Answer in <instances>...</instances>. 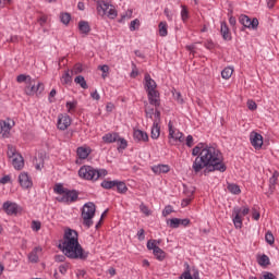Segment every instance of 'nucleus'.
<instances>
[{
  "label": "nucleus",
  "mask_w": 279,
  "mask_h": 279,
  "mask_svg": "<svg viewBox=\"0 0 279 279\" xmlns=\"http://www.w3.org/2000/svg\"><path fill=\"white\" fill-rule=\"evenodd\" d=\"M262 279H278L272 272H265Z\"/></svg>",
  "instance_id": "338daca9"
},
{
  "label": "nucleus",
  "mask_w": 279,
  "mask_h": 279,
  "mask_svg": "<svg viewBox=\"0 0 279 279\" xmlns=\"http://www.w3.org/2000/svg\"><path fill=\"white\" fill-rule=\"evenodd\" d=\"M265 241L268 245H274V243H276V238H274V233H271V231L266 232Z\"/></svg>",
  "instance_id": "a19ab883"
},
{
  "label": "nucleus",
  "mask_w": 279,
  "mask_h": 279,
  "mask_svg": "<svg viewBox=\"0 0 279 279\" xmlns=\"http://www.w3.org/2000/svg\"><path fill=\"white\" fill-rule=\"evenodd\" d=\"M181 19L183 23H186V21H189V9H186L184 5H181Z\"/></svg>",
  "instance_id": "c03bdc74"
},
{
  "label": "nucleus",
  "mask_w": 279,
  "mask_h": 279,
  "mask_svg": "<svg viewBox=\"0 0 279 279\" xmlns=\"http://www.w3.org/2000/svg\"><path fill=\"white\" fill-rule=\"evenodd\" d=\"M257 263L260 267H267L270 263L269 256L263 254L262 256L257 257Z\"/></svg>",
  "instance_id": "f704fd0d"
},
{
  "label": "nucleus",
  "mask_w": 279,
  "mask_h": 279,
  "mask_svg": "<svg viewBox=\"0 0 279 279\" xmlns=\"http://www.w3.org/2000/svg\"><path fill=\"white\" fill-rule=\"evenodd\" d=\"M41 226L43 225L40 223V221L33 220L31 228L34 232H38L40 230Z\"/></svg>",
  "instance_id": "8fccbe9b"
},
{
  "label": "nucleus",
  "mask_w": 279,
  "mask_h": 279,
  "mask_svg": "<svg viewBox=\"0 0 279 279\" xmlns=\"http://www.w3.org/2000/svg\"><path fill=\"white\" fill-rule=\"evenodd\" d=\"M147 96L150 106H155V108L160 107V93L157 89L147 92Z\"/></svg>",
  "instance_id": "a211bd4d"
},
{
  "label": "nucleus",
  "mask_w": 279,
  "mask_h": 279,
  "mask_svg": "<svg viewBox=\"0 0 279 279\" xmlns=\"http://www.w3.org/2000/svg\"><path fill=\"white\" fill-rule=\"evenodd\" d=\"M1 184H12V175L5 174L1 178Z\"/></svg>",
  "instance_id": "603ef678"
},
{
  "label": "nucleus",
  "mask_w": 279,
  "mask_h": 279,
  "mask_svg": "<svg viewBox=\"0 0 279 279\" xmlns=\"http://www.w3.org/2000/svg\"><path fill=\"white\" fill-rule=\"evenodd\" d=\"M169 228L178 229L180 228V218H172L167 220Z\"/></svg>",
  "instance_id": "ea45409f"
},
{
  "label": "nucleus",
  "mask_w": 279,
  "mask_h": 279,
  "mask_svg": "<svg viewBox=\"0 0 279 279\" xmlns=\"http://www.w3.org/2000/svg\"><path fill=\"white\" fill-rule=\"evenodd\" d=\"M58 247L70 260H88V256H90V252L84 250L82 244H80L77 231L71 228L64 230L63 239Z\"/></svg>",
  "instance_id": "f03ea898"
},
{
  "label": "nucleus",
  "mask_w": 279,
  "mask_h": 279,
  "mask_svg": "<svg viewBox=\"0 0 279 279\" xmlns=\"http://www.w3.org/2000/svg\"><path fill=\"white\" fill-rule=\"evenodd\" d=\"M68 271H69V264H62L59 266V272L62 274V276H66Z\"/></svg>",
  "instance_id": "5fc2aeb1"
},
{
  "label": "nucleus",
  "mask_w": 279,
  "mask_h": 279,
  "mask_svg": "<svg viewBox=\"0 0 279 279\" xmlns=\"http://www.w3.org/2000/svg\"><path fill=\"white\" fill-rule=\"evenodd\" d=\"M82 71H84L82 64L77 63L74 65V73H82Z\"/></svg>",
  "instance_id": "774afa93"
},
{
  "label": "nucleus",
  "mask_w": 279,
  "mask_h": 279,
  "mask_svg": "<svg viewBox=\"0 0 279 279\" xmlns=\"http://www.w3.org/2000/svg\"><path fill=\"white\" fill-rule=\"evenodd\" d=\"M232 73H234V68L227 66L221 71L222 80H230L232 77Z\"/></svg>",
  "instance_id": "7c9ffc66"
},
{
  "label": "nucleus",
  "mask_w": 279,
  "mask_h": 279,
  "mask_svg": "<svg viewBox=\"0 0 279 279\" xmlns=\"http://www.w3.org/2000/svg\"><path fill=\"white\" fill-rule=\"evenodd\" d=\"M246 106L248 110H256L258 108V105H256V101L254 100H247Z\"/></svg>",
  "instance_id": "6e6d98bb"
},
{
  "label": "nucleus",
  "mask_w": 279,
  "mask_h": 279,
  "mask_svg": "<svg viewBox=\"0 0 279 279\" xmlns=\"http://www.w3.org/2000/svg\"><path fill=\"white\" fill-rule=\"evenodd\" d=\"M60 20H61V23H63V25H69V23H71V14L61 13Z\"/></svg>",
  "instance_id": "a18cd8bd"
},
{
  "label": "nucleus",
  "mask_w": 279,
  "mask_h": 279,
  "mask_svg": "<svg viewBox=\"0 0 279 279\" xmlns=\"http://www.w3.org/2000/svg\"><path fill=\"white\" fill-rule=\"evenodd\" d=\"M17 84H26L24 88V93L29 97L34 95H40L43 90H45V85L40 82L36 85V80L32 78L27 74H20L16 76Z\"/></svg>",
  "instance_id": "20e7f679"
},
{
  "label": "nucleus",
  "mask_w": 279,
  "mask_h": 279,
  "mask_svg": "<svg viewBox=\"0 0 279 279\" xmlns=\"http://www.w3.org/2000/svg\"><path fill=\"white\" fill-rule=\"evenodd\" d=\"M168 141L170 145H175V143H184V133L174 128L171 121L168 123Z\"/></svg>",
  "instance_id": "1a4fd4ad"
},
{
  "label": "nucleus",
  "mask_w": 279,
  "mask_h": 279,
  "mask_svg": "<svg viewBox=\"0 0 279 279\" xmlns=\"http://www.w3.org/2000/svg\"><path fill=\"white\" fill-rule=\"evenodd\" d=\"M108 175V170L106 169H95L93 166H83L78 170V177L82 180H92L93 182H97L99 178H106Z\"/></svg>",
  "instance_id": "39448f33"
},
{
  "label": "nucleus",
  "mask_w": 279,
  "mask_h": 279,
  "mask_svg": "<svg viewBox=\"0 0 279 279\" xmlns=\"http://www.w3.org/2000/svg\"><path fill=\"white\" fill-rule=\"evenodd\" d=\"M156 111L154 110V108H148L145 110V114H146V119H154V113Z\"/></svg>",
  "instance_id": "13d9d810"
},
{
  "label": "nucleus",
  "mask_w": 279,
  "mask_h": 279,
  "mask_svg": "<svg viewBox=\"0 0 279 279\" xmlns=\"http://www.w3.org/2000/svg\"><path fill=\"white\" fill-rule=\"evenodd\" d=\"M16 125V122H14L11 118H7L2 121L1 125V135L2 138H10L12 136V128Z\"/></svg>",
  "instance_id": "9b49d317"
},
{
  "label": "nucleus",
  "mask_w": 279,
  "mask_h": 279,
  "mask_svg": "<svg viewBox=\"0 0 279 279\" xmlns=\"http://www.w3.org/2000/svg\"><path fill=\"white\" fill-rule=\"evenodd\" d=\"M65 108L69 112V114H73L75 112V109L77 108V101H66Z\"/></svg>",
  "instance_id": "c9c22d12"
},
{
  "label": "nucleus",
  "mask_w": 279,
  "mask_h": 279,
  "mask_svg": "<svg viewBox=\"0 0 279 279\" xmlns=\"http://www.w3.org/2000/svg\"><path fill=\"white\" fill-rule=\"evenodd\" d=\"M185 144H186V147H193V145H194L193 135L186 136Z\"/></svg>",
  "instance_id": "052dcab7"
},
{
  "label": "nucleus",
  "mask_w": 279,
  "mask_h": 279,
  "mask_svg": "<svg viewBox=\"0 0 279 279\" xmlns=\"http://www.w3.org/2000/svg\"><path fill=\"white\" fill-rule=\"evenodd\" d=\"M97 12L101 16H108L111 21H114V19L119 16V11H117V7L104 0L97 3Z\"/></svg>",
  "instance_id": "423d86ee"
},
{
  "label": "nucleus",
  "mask_w": 279,
  "mask_h": 279,
  "mask_svg": "<svg viewBox=\"0 0 279 279\" xmlns=\"http://www.w3.org/2000/svg\"><path fill=\"white\" fill-rule=\"evenodd\" d=\"M179 225L183 226V228H186V227L191 226V219H189V218L179 219Z\"/></svg>",
  "instance_id": "4d7b16f0"
},
{
  "label": "nucleus",
  "mask_w": 279,
  "mask_h": 279,
  "mask_svg": "<svg viewBox=\"0 0 279 279\" xmlns=\"http://www.w3.org/2000/svg\"><path fill=\"white\" fill-rule=\"evenodd\" d=\"M41 253H43V247L36 246L35 248H33V251L28 254L29 263H38L39 260L38 254H41Z\"/></svg>",
  "instance_id": "b1692460"
},
{
  "label": "nucleus",
  "mask_w": 279,
  "mask_h": 279,
  "mask_svg": "<svg viewBox=\"0 0 279 279\" xmlns=\"http://www.w3.org/2000/svg\"><path fill=\"white\" fill-rule=\"evenodd\" d=\"M150 138H153V141H158V138H160V124L153 123Z\"/></svg>",
  "instance_id": "bb28decb"
},
{
  "label": "nucleus",
  "mask_w": 279,
  "mask_h": 279,
  "mask_svg": "<svg viewBox=\"0 0 279 279\" xmlns=\"http://www.w3.org/2000/svg\"><path fill=\"white\" fill-rule=\"evenodd\" d=\"M116 143H119V149H126L128 148V141L118 135V140Z\"/></svg>",
  "instance_id": "49530a36"
},
{
  "label": "nucleus",
  "mask_w": 279,
  "mask_h": 279,
  "mask_svg": "<svg viewBox=\"0 0 279 279\" xmlns=\"http://www.w3.org/2000/svg\"><path fill=\"white\" fill-rule=\"evenodd\" d=\"M153 123L160 124V111L159 110H155V112L153 113Z\"/></svg>",
  "instance_id": "864d4df0"
},
{
  "label": "nucleus",
  "mask_w": 279,
  "mask_h": 279,
  "mask_svg": "<svg viewBox=\"0 0 279 279\" xmlns=\"http://www.w3.org/2000/svg\"><path fill=\"white\" fill-rule=\"evenodd\" d=\"M47 21H48L47 15H41V16L38 19V23H39L40 27H45V25H47Z\"/></svg>",
  "instance_id": "bf43d9fd"
},
{
  "label": "nucleus",
  "mask_w": 279,
  "mask_h": 279,
  "mask_svg": "<svg viewBox=\"0 0 279 279\" xmlns=\"http://www.w3.org/2000/svg\"><path fill=\"white\" fill-rule=\"evenodd\" d=\"M72 82H73V77L71 76L68 70L61 76V84L66 85V84H71Z\"/></svg>",
  "instance_id": "e433bc0d"
},
{
  "label": "nucleus",
  "mask_w": 279,
  "mask_h": 279,
  "mask_svg": "<svg viewBox=\"0 0 279 279\" xmlns=\"http://www.w3.org/2000/svg\"><path fill=\"white\" fill-rule=\"evenodd\" d=\"M53 193H56L57 202L60 204H66L68 206L71 204H75L77 199H80V192L77 190H70L64 187V184L57 183L53 187Z\"/></svg>",
  "instance_id": "7ed1b4c3"
},
{
  "label": "nucleus",
  "mask_w": 279,
  "mask_h": 279,
  "mask_svg": "<svg viewBox=\"0 0 279 279\" xmlns=\"http://www.w3.org/2000/svg\"><path fill=\"white\" fill-rule=\"evenodd\" d=\"M2 208L7 213V215H19V213H21V206L10 201L4 202Z\"/></svg>",
  "instance_id": "2eb2a0df"
},
{
  "label": "nucleus",
  "mask_w": 279,
  "mask_h": 279,
  "mask_svg": "<svg viewBox=\"0 0 279 279\" xmlns=\"http://www.w3.org/2000/svg\"><path fill=\"white\" fill-rule=\"evenodd\" d=\"M171 213H173V206L167 205L165 207V209L162 210V216L163 217H169V215H171Z\"/></svg>",
  "instance_id": "3c124183"
},
{
  "label": "nucleus",
  "mask_w": 279,
  "mask_h": 279,
  "mask_svg": "<svg viewBox=\"0 0 279 279\" xmlns=\"http://www.w3.org/2000/svg\"><path fill=\"white\" fill-rule=\"evenodd\" d=\"M250 143L254 149H262L263 148V135L256 131H252L250 133Z\"/></svg>",
  "instance_id": "4468645a"
},
{
  "label": "nucleus",
  "mask_w": 279,
  "mask_h": 279,
  "mask_svg": "<svg viewBox=\"0 0 279 279\" xmlns=\"http://www.w3.org/2000/svg\"><path fill=\"white\" fill-rule=\"evenodd\" d=\"M19 182L22 189H32V186H34V183L32 182V178H29V174L27 172L20 173Z\"/></svg>",
  "instance_id": "dca6fc26"
},
{
  "label": "nucleus",
  "mask_w": 279,
  "mask_h": 279,
  "mask_svg": "<svg viewBox=\"0 0 279 279\" xmlns=\"http://www.w3.org/2000/svg\"><path fill=\"white\" fill-rule=\"evenodd\" d=\"M144 88H145L146 93L156 90V88H158V84H156V81H154V78H151V75H149V73H146L144 75Z\"/></svg>",
  "instance_id": "f3484780"
},
{
  "label": "nucleus",
  "mask_w": 279,
  "mask_h": 279,
  "mask_svg": "<svg viewBox=\"0 0 279 279\" xmlns=\"http://www.w3.org/2000/svg\"><path fill=\"white\" fill-rule=\"evenodd\" d=\"M95 213L96 207L94 203L89 202L83 206L81 217L83 219V226H85V228H92Z\"/></svg>",
  "instance_id": "0eeeda50"
},
{
  "label": "nucleus",
  "mask_w": 279,
  "mask_h": 279,
  "mask_svg": "<svg viewBox=\"0 0 279 279\" xmlns=\"http://www.w3.org/2000/svg\"><path fill=\"white\" fill-rule=\"evenodd\" d=\"M252 217L255 221H258V219H260V213L258 210H256V208L252 209Z\"/></svg>",
  "instance_id": "680f3d73"
},
{
  "label": "nucleus",
  "mask_w": 279,
  "mask_h": 279,
  "mask_svg": "<svg viewBox=\"0 0 279 279\" xmlns=\"http://www.w3.org/2000/svg\"><path fill=\"white\" fill-rule=\"evenodd\" d=\"M116 186H117L118 193H121V194L128 193V185L125 184V182L116 180Z\"/></svg>",
  "instance_id": "72a5a7b5"
},
{
  "label": "nucleus",
  "mask_w": 279,
  "mask_h": 279,
  "mask_svg": "<svg viewBox=\"0 0 279 279\" xmlns=\"http://www.w3.org/2000/svg\"><path fill=\"white\" fill-rule=\"evenodd\" d=\"M74 82L78 84V86H81V88H83L84 90L88 88V83H86V78H84V76L82 75L76 76L74 78Z\"/></svg>",
  "instance_id": "2f4dec72"
},
{
  "label": "nucleus",
  "mask_w": 279,
  "mask_h": 279,
  "mask_svg": "<svg viewBox=\"0 0 279 279\" xmlns=\"http://www.w3.org/2000/svg\"><path fill=\"white\" fill-rule=\"evenodd\" d=\"M116 185H117V180H113V181L104 180L100 184V186H102V189H106L107 191H109L110 189H114Z\"/></svg>",
  "instance_id": "4c0bfd02"
},
{
  "label": "nucleus",
  "mask_w": 279,
  "mask_h": 279,
  "mask_svg": "<svg viewBox=\"0 0 279 279\" xmlns=\"http://www.w3.org/2000/svg\"><path fill=\"white\" fill-rule=\"evenodd\" d=\"M118 138H119V133L117 132L106 133L102 136V142L106 143L107 145H110L112 143H117Z\"/></svg>",
  "instance_id": "393cba45"
},
{
  "label": "nucleus",
  "mask_w": 279,
  "mask_h": 279,
  "mask_svg": "<svg viewBox=\"0 0 279 279\" xmlns=\"http://www.w3.org/2000/svg\"><path fill=\"white\" fill-rule=\"evenodd\" d=\"M228 191L232 193V195H241V187L234 183L228 185Z\"/></svg>",
  "instance_id": "58836bf2"
},
{
  "label": "nucleus",
  "mask_w": 279,
  "mask_h": 279,
  "mask_svg": "<svg viewBox=\"0 0 279 279\" xmlns=\"http://www.w3.org/2000/svg\"><path fill=\"white\" fill-rule=\"evenodd\" d=\"M204 46H205L206 49H209V51L215 49V43L213 40L205 41Z\"/></svg>",
  "instance_id": "0e129e2a"
},
{
  "label": "nucleus",
  "mask_w": 279,
  "mask_h": 279,
  "mask_svg": "<svg viewBox=\"0 0 279 279\" xmlns=\"http://www.w3.org/2000/svg\"><path fill=\"white\" fill-rule=\"evenodd\" d=\"M138 27H141V21L138 19L133 20L129 26L130 32H136V29H138Z\"/></svg>",
  "instance_id": "37998d69"
},
{
  "label": "nucleus",
  "mask_w": 279,
  "mask_h": 279,
  "mask_svg": "<svg viewBox=\"0 0 279 279\" xmlns=\"http://www.w3.org/2000/svg\"><path fill=\"white\" fill-rule=\"evenodd\" d=\"M78 32L83 34V36H88L90 34V24L87 21L78 22Z\"/></svg>",
  "instance_id": "a878e982"
},
{
  "label": "nucleus",
  "mask_w": 279,
  "mask_h": 279,
  "mask_svg": "<svg viewBox=\"0 0 279 279\" xmlns=\"http://www.w3.org/2000/svg\"><path fill=\"white\" fill-rule=\"evenodd\" d=\"M278 178H279V172L275 170L272 172L271 178L269 179V190L271 191V193L276 191V184L278 183Z\"/></svg>",
  "instance_id": "c85d7f7f"
},
{
  "label": "nucleus",
  "mask_w": 279,
  "mask_h": 279,
  "mask_svg": "<svg viewBox=\"0 0 279 279\" xmlns=\"http://www.w3.org/2000/svg\"><path fill=\"white\" fill-rule=\"evenodd\" d=\"M11 162L16 171H21V169L25 167V159L23 158V155H16V157L11 159Z\"/></svg>",
  "instance_id": "4be33fe9"
},
{
  "label": "nucleus",
  "mask_w": 279,
  "mask_h": 279,
  "mask_svg": "<svg viewBox=\"0 0 279 279\" xmlns=\"http://www.w3.org/2000/svg\"><path fill=\"white\" fill-rule=\"evenodd\" d=\"M163 14L167 17V21H170V22L173 21V17L175 16V13L173 11L169 10V8H166L163 10Z\"/></svg>",
  "instance_id": "de8ad7c7"
},
{
  "label": "nucleus",
  "mask_w": 279,
  "mask_h": 279,
  "mask_svg": "<svg viewBox=\"0 0 279 279\" xmlns=\"http://www.w3.org/2000/svg\"><path fill=\"white\" fill-rule=\"evenodd\" d=\"M7 156L9 160H12L13 158H16V156H21L19 150H16V146L9 144L8 145V150H7Z\"/></svg>",
  "instance_id": "cd10ccee"
},
{
  "label": "nucleus",
  "mask_w": 279,
  "mask_h": 279,
  "mask_svg": "<svg viewBox=\"0 0 279 279\" xmlns=\"http://www.w3.org/2000/svg\"><path fill=\"white\" fill-rule=\"evenodd\" d=\"M155 258L159 262L165 260V258H167V253H165V251H162V248H160V246L158 248H155V251L153 252Z\"/></svg>",
  "instance_id": "c756f323"
},
{
  "label": "nucleus",
  "mask_w": 279,
  "mask_h": 279,
  "mask_svg": "<svg viewBox=\"0 0 279 279\" xmlns=\"http://www.w3.org/2000/svg\"><path fill=\"white\" fill-rule=\"evenodd\" d=\"M184 271L181 274L179 279H201L199 278V269L193 267L191 269V266L189 265V263L184 264Z\"/></svg>",
  "instance_id": "f8f14e48"
},
{
  "label": "nucleus",
  "mask_w": 279,
  "mask_h": 279,
  "mask_svg": "<svg viewBox=\"0 0 279 279\" xmlns=\"http://www.w3.org/2000/svg\"><path fill=\"white\" fill-rule=\"evenodd\" d=\"M133 138L136 143H147L149 141V135L147 132L137 129L133 131Z\"/></svg>",
  "instance_id": "6ab92c4d"
},
{
  "label": "nucleus",
  "mask_w": 279,
  "mask_h": 279,
  "mask_svg": "<svg viewBox=\"0 0 279 279\" xmlns=\"http://www.w3.org/2000/svg\"><path fill=\"white\" fill-rule=\"evenodd\" d=\"M220 34L223 40H232V33H230V28L228 27V23L221 22L220 23Z\"/></svg>",
  "instance_id": "412c9836"
},
{
  "label": "nucleus",
  "mask_w": 279,
  "mask_h": 279,
  "mask_svg": "<svg viewBox=\"0 0 279 279\" xmlns=\"http://www.w3.org/2000/svg\"><path fill=\"white\" fill-rule=\"evenodd\" d=\"M137 239L138 241H145V229H140L137 231Z\"/></svg>",
  "instance_id": "e2e57ef3"
},
{
  "label": "nucleus",
  "mask_w": 279,
  "mask_h": 279,
  "mask_svg": "<svg viewBox=\"0 0 279 279\" xmlns=\"http://www.w3.org/2000/svg\"><path fill=\"white\" fill-rule=\"evenodd\" d=\"M247 215H250V207H233L232 221L236 230H241V228H243V217Z\"/></svg>",
  "instance_id": "6e6552de"
},
{
  "label": "nucleus",
  "mask_w": 279,
  "mask_h": 279,
  "mask_svg": "<svg viewBox=\"0 0 279 279\" xmlns=\"http://www.w3.org/2000/svg\"><path fill=\"white\" fill-rule=\"evenodd\" d=\"M99 71H102V73H110V66L108 64L99 65Z\"/></svg>",
  "instance_id": "69168bd1"
},
{
  "label": "nucleus",
  "mask_w": 279,
  "mask_h": 279,
  "mask_svg": "<svg viewBox=\"0 0 279 279\" xmlns=\"http://www.w3.org/2000/svg\"><path fill=\"white\" fill-rule=\"evenodd\" d=\"M151 171L155 172L157 175H160V173H169L171 171V168L169 165H155L151 167Z\"/></svg>",
  "instance_id": "5701e85b"
},
{
  "label": "nucleus",
  "mask_w": 279,
  "mask_h": 279,
  "mask_svg": "<svg viewBox=\"0 0 279 279\" xmlns=\"http://www.w3.org/2000/svg\"><path fill=\"white\" fill-rule=\"evenodd\" d=\"M140 210L141 213H143V215H145L146 217H149V215H151V210H149V207H147L145 204H141L140 205Z\"/></svg>",
  "instance_id": "09e8293b"
},
{
  "label": "nucleus",
  "mask_w": 279,
  "mask_h": 279,
  "mask_svg": "<svg viewBox=\"0 0 279 279\" xmlns=\"http://www.w3.org/2000/svg\"><path fill=\"white\" fill-rule=\"evenodd\" d=\"M90 154H93V149L88 146H81L76 149V156L80 158V160H86Z\"/></svg>",
  "instance_id": "aec40b11"
},
{
  "label": "nucleus",
  "mask_w": 279,
  "mask_h": 279,
  "mask_svg": "<svg viewBox=\"0 0 279 279\" xmlns=\"http://www.w3.org/2000/svg\"><path fill=\"white\" fill-rule=\"evenodd\" d=\"M240 23L245 27L246 29H258V19H250L247 15H241L240 16Z\"/></svg>",
  "instance_id": "ddd939ff"
},
{
  "label": "nucleus",
  "mask_w": 279,
  "mask_h": 279,
  "mask_svg": "<svg viewBox=\"0 0 279 279\" xmlns=\"http://www.w3.org/2000/svg\"><path fill=\"white\" fill-rule=\"evenodd\" d=\"M192 156H196L192 163V171L199 173L203 169L209 172L219 171L225 173L228 169L223 162V154L218 148L208 144L199 143L192 149Z\"/></svg>",
  "instance_id": "f257e3e1"
},
{
  "label": "nucleus",
  "mask_w": 279,
  "mask_h": 279,
  "mask_svg": "<svg viewBox=\"0 0 279 279\" xmlns=\"http://www.w3.org/2000/svg\"><path fill=\"white\" fill-rule=\"evenodd\" d=\"M160 243V241L157 240H148L147 242V250H151L153 252L156 251V248H158V244Z\"/></svg>",
  "instance_id": "79ce46f5"
},
{
  "label": "nucleus",
  "mask_w": 279,
  "mask_h": 279,
  "mask_svg": "<svg viewBox=\"0 0 279 279\" xmlns=\"http://www.w3.org/2000/svg\"><path fill=\"white\" fill-rule=\"evenodd\" d=\"M168 28H169V25L167 24V22H160L159 23V36L165 38V36H167L169 34Z\"/></svg>",
  "instance_id": "473e14b6"
},
{
  "label": "nucleus",
  "mask_w": 279,
  "mask_h": 279,
  "mask_svg": "<svg viewBox=\"0 0 279 279\" xmlns=\"http://www.w3.org/2000/svg\"><path fill=\"white\" fill-rule=\"evenodd\" d=\"M71 123H73L71 116L66 113H60L57 120V129L61 132H64V130H69V128H71Z\"/></svg>",
  "instance_id": "9d476101"
}]
</instances>
